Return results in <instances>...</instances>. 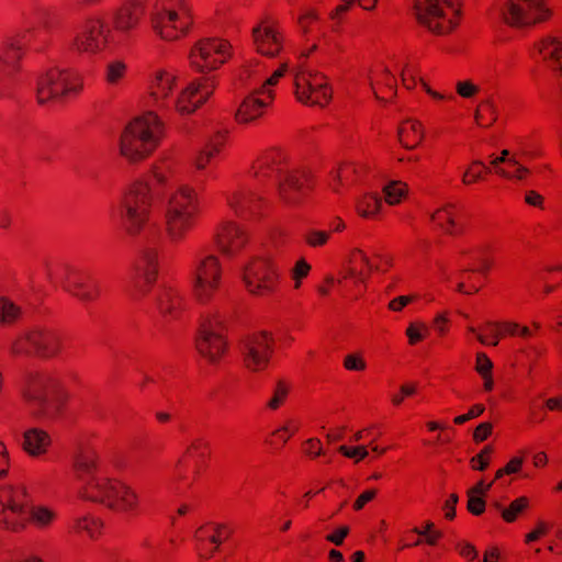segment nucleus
Here are the masks:
<instances>
[{
    "instance_id": "obj_1",
    "label": "nucleus",
    "mask_w": 562,
    "mask_h": 562,
    "mask_svg": "<svg viewBox=\"0 0 562 562\" xmlns=\"http://www.w3.org/2000/svg\"><path fill=\"white\" fill-rule=\"evenodd\" d=\"M161 189L165 190V218L170 238L179 240L192 225L199 210L195 190L186 184L171 189L166 172L156 170L149 180L135 182L121 200L117 213L128 234L135 235L149 226L150 201L161 194Z\"/></svg>"
},
{
    "instance_id": "obj_2",
    "label": "nucleus",
    "mask_w": 562,
    "mask_h": 562,
    "mask_svg": "<svg viewBox=\"0 0 562 562\" xmlns=\"http://www.w3.org/2000/svg\"><path fill=\"white\" fill-rule=\"evenodd\" d=\"M74 471L81 484V496L101 503L116 512H133L137 494L126 484L101 476L99 457L94 450H83L74 460Z\"/></svg>"
},
{
    "instance_id": "obj_3",
    "label": "nucleus",
    "mask_w": 562,
    "mask_h": 562,
    "mask_svg": "<svg viewBox=\"0 0 562 562\" xmlns=\"http://www.w3.org/2000/svg\"><path fill=\"white\" fill-rule=\"evenodd\" d=\"M56 513L45 506L33 505L23 485H3L0 487V525L11 531L25 528L31 521L37 528L52 525Z\"/></svg>"
},
{
    "instance_id": "obj_4",
    "label": "nucleus",
    "mask_w": 562,
    "mask_h": 562,
    "mask_svg": "<svg viewBox=\"0 0 562 562\" xmlns=\"http://www.w3.org/2000/svg\"><path fill=\"white\" fill-rule=\"evenodd\" d=\"M177 77L161 72L156 80L153 97L159 110H177L181 114L194 112L213 93L214 83L210 79L193 81L178 88Z\"/></svg>"
},
{
    "instance_id": "obj_5",
    "label": "nucleus",
    "mask_w": 562,
    "mask_h": 562,
    "mask_svg": "<svg viewBox=\"0 0 562 562\" xmlns=\"http://www.w3.org/2000/svg\"><path fill=\"white\" fill-rule=\"evenodd\" d=\"M162 135V121L148 111L126 125L120 137V153L132 162L139 161L153 153Z\"/></svg>"
},
{
    "instance_id": "obj_6",
    "label": "nucleus",
    "mask_w": 562,
    "mask_h": 562,
    "mask_svg": "<svg viewBox=\"0 0 562 562\" xmlns=\"http://www.w3.org/2000/svg\"><path fill=\"white\" fill-rule=\"evenodd\" d=\"M24 396L32 414L42 418H54L59 413L65 401L60 381L52 372L30 374Z\"/></svg>"
},
{
    "instance_id": "obj_7",
    "label": "nucleus",
    "mask_w": 562,
    "mask_h": 562,
    "mask_svg": "<svg viewBox=\"0 0 562 562\" xmlns=\"http://www.w3.org/2000/svg\"><path fill=\"white\" fill-rule=\"evenodd\" d=\"M156 33L166 41H175L187 34L191 25L188 5L183 0H156L149 9Z\"/></svg>"
},
{
    "instance_id": "obj_8",
    "label": "nucleus",
    "mask_w": 562,
    "mask_h": 562,
    "mask_svg": "<svg viewBox=\"0 0 562 562\" xmlns=\"http://www.w3.org/2000/svg\"><path fill=\"white\" fill-rule=\"evenodd\" d=\"M281 157L279 154H269L262 157L254 167V176L258 179L271 178L276 176L278 189L281 199L286 204H296L304 193V184L306 182V173L299 171H289L282 178V169L280 168Z\"/></svg>"
},
{
    "instance_id": "obj_9",
    "label": "nucleus",
    "mask_w": 562,
    "mask_h": 562,
    "mask_svg": "<svg viewBox=\"0 0 562 562\" xmlns=\"http://www.w3.org/2000/svg\"><path fill=\"white\" fill-rule=\"evenodd\" d=\"M413 10L418 23L436 34L450 32L459 14L453 0H416Z\"/></svg>"
},
{
    "instance_id": "obj_10",
    "label": "nucleus",
    "mask_w": 562,
    "mask_h": 562,
    "mask_svg": "<svg viewBox=\"0 0 562 562\" xmlns=\"http://www.w3.org/2000/svg\"><path fill=\"white\" fill-rule=\"evenodd\" d=\"M279 269L271 257H258L243 267V280L247 290L265 296L272 293L279 281Z\"/></svg>"
},
{
    "instance_id": "obj_11",
    "label": "nucleus",
    "mask_w": 562,
    "mask_h": 562,
    "mask_svg": "<svg viewBox=\"0 0 562 562\" xmlns=\"http://www.w3.org/2000/svg\"><path fill=\"white\" fill-rule=\"evenodd\" d=\"M12 348L19 355L52 357L58 351L59 337L47 328H33L20 336L13 342Z\"/></svg>"
},
{
    "instance_id": "obj_12",
    "label": "nucleus",
    "mask_w": 562,
    "mask_h": 562,
    "mask_svg": "<svg viewBox=\"0 0 562 562\" xmlns=\"http://www.w3.org/2000/svg\"><path fill=\"white\" fill-rule=\"evenodd\" d=\"M501 14L507 24L520 27L544 20L550 11L541 0H509Z\"/></svg>"
},
{
    "instance_id": "obj_13",
    "label": "nucleus",
    "mask_w": 562,
    "mask_h": 562,
    "mask_svg": "<svg viewBox=\"0 0 562 562\" xmlns=\"http://www.w3.org/2000/svg\"><path fill=\"white\" fill-rule=\"evenodd\" d=\"M221 269L218 260L213 255H207L198 260L194 270L193 289L199 302L204 303L211 300L218 289Z\"/></svg>"
},
{
    "instance_id": "obj_14",
    "label": "nucleus",
    "mask_w": 562,
    "mask_h": 562,
    "mask_svg": "<svg viewBox=\"0 0 562 562\" xmlns=\"http://www.w3.org/2000/svg\"><path fill=\"white\" fill-rule=\"evenodd\" d=\"M295 94L299 101L303 103L324 105L331 93L327 88V81L324 75L312 70H302L295 76Z\"/></svg>"
},
{
    "instance_id": "obj_15",
    "label": "nucleus",
    "mask_w": 562,
    "mask_h": 562,
    "mask_svg": "<svg viewBox=\"0 0 562 562\" xmlns=\"http://www.w3.org/2000/svg\"><path fill=\"white\" fill-rule=\"evenodd\" d=\"M227 42L205 38L196 43L189 58L193 67L200 70L215 69L228 58Z\"/></svg>"
},
{
    "instance_id": "obj_16",
    "label": "nucleus",
    "mask_w": 562,
    "mask_h": 562,
    "mask_svg": "<svg viewBox=\"0 0 562 562\" xmlns=\"http://www.w3.org/2000/svg\"><path fill=\"white\" fill-rule=\"evenodd\" d=\"M109 33L110 30L101 19L90 18L76 34L74 47L80 53L97 54L105 47Z\"/></svg>"
},
{
    "instance_id": "obj_17",
    "label": "nucleus",
    "mask_w": 562,
    "mask_h": 562,
    "mask_svg": "<svg viewBox=\"0 0 562 562\" xmlns=\"http://www.w3.org/2000/svg\"><path fill=\"white\" fill-rule=\"evenodd\" d=\"M77 89L71 82L70 75L58 68L47 70L36 80V97L41 104Z\"/></svg>"
},
{
    "instance_id": "obj_18",
    "label": "nucleus",
    "mask_w": 562,
    "mask_h": 562,
    "mask_svg": "<svg viewBox=\"0 0 562 562\" xmlns=\"http://www.w3.org/2000/svg\"><path fill=\"white\" fill-rule=\"evenodd\" d=\"M220 324L221 321L215 317H205L201 323L200 336L196 339L198 351L211 363H216L226 348L222 335L216 329Z\"/></svg>"
},
{
    "instance_id": "obj_19",
    "label": "nucleus",
    "mask_w": 562,
    "mask_h": 562,
    "mask_svg": "<svg viewBox=\"0 0 562 562\" xmlns=\"http://www.w3.org/2000/svg\"><path fill=\"white\" fill-rule=\"evenodd\" d=\"M58 279L65 291L85 303L93 301L100 294V285L81 270L65 267Z\"/></svg>"
},
{
    "instance_id": "obj_20",
    "label": "nucleus",
    "mask_w": 562,
    "mask_h": 562,
    "mask_svg": "<svg viewBox=\"0 0 562 562\" xmlns=\"http://www.w3.org/2000/svg\"><path fill=\"white\" fill-rule=\"evenodd\" d=\"M240 351L244 363L249 370H262L269 362L271 339L267 333L248 335L240 342Z\"/></svg>"
},
{
    "instance_id": "obj_21",
    "label": "nucleus",
    "mask_w": 562,
    "mask_h": 562,
    "mask_svg": "<svg viewBox=\"0 0 562 562\" xmlns=\"http://www.w3.org/2000/svg\"><path fill=\"white\" fill-rule=\"evenodd\" d=\"M157 276V250L151 246H147L140 254L136 263L135 276L132 280V297L146 292V285L154 283Z\"/></svg>"
},
{
    "instance_id": "obj_22",
    "label": "nucleus",
    "mask_w": 562,
    "mask_h": 562,
    "mask_svg": "<svg viewBox=\"0 0 562 562\" xmlns=\"http://www.w3.org/2000/svg\"><path fill=\"white\" fill-rule=\"evenodd\" d=\"M216 241L224 255L233 257L246 245L247 236L233 222H225L216 233Z\"/></svg>"
},
{
    "instance_id": "obj_23",
    "label": "nucleus",
    "mask_w": 562,
    "mask_h": 562,
    "mask_svg": "<svg viewBox=\"0 0 562 562\" xmlns=\"http://www.w3.org/2000/svg\"><path fill=\"white\" fill-rule=\"evenodd\" d=\"M263 92L259 89H255L248 95H246L240 103L236 119L240 123H249L257 117L261 116L263 109L268 105L267 101L260 98Z\"/></svg>"
},
{
    "instance_id": "obj_24",
    "label": "nucleus",
    "mask_w": 562,
    "mask_h": 562,
    "mask_svg": "<svg viewBox=\"0 0 562 562\" xmlns=\"http://www.w3.org/2000/svg\"><path fill=\"white\" fill-rule=\"evenodd\" d=\"M537 48L547 66L562 76V41L548 36L537 45Z\"/></svg>"
},
{
    "instance_id": "obj_25",
    "label": "nucleus",
    "mask_w": 562,
    "mask_h": 562,
    "mask_svg": "<svg viewBox=\"0 0 562 562\" xmlns=\"http://www.w3.org/2000/svg\"><path fill=\"white\" fill-rule=\"evenodd\" d=\"M144 13L143 4L139 0H131L117 9L113 16L114 26L117 31L127 32L133 29Z\"/></svg>"
},
{
    "instance_id": "obj_26",
    "label": "nucleus",
    "mask_w": 562,
    "mask_h": 562,
    "mask_svg": "<svg viewBox=\"0 0 562 562\" xmlns=\"http://www.w3.org/2000/svg\"><path fill=\"white\" fill-rule=\"evenodd\" d=\"M252 37L257 50L262 55L273 57L281 49L280 37L271 26H256Z\"/></svg>"
},
{
    "instance_id": "obj_27",
    "label": "nucleus",
    "mask_w": 562,
    "mask_h": 562,
    "mask_svg": "<svg viewBox=\"0 0 562 562\" xmlns=\"http://www.w3.org/2000/svg\"><path fill=\"white\" fill-rule=\"evenodd\" d=\"M49 445L50 438L44 430L32 428L24 432L23 448L33 457L44 453Z\"/></svg>"
},
{
    "instance_id": "obj_28",
    "label": "nucleus",
    "mask_w": 562,
    "mask_h": 562,
    "mask_svg": "<svg viewBox=\"0 0 562 562\" xmlns=\"http://www.w3.org/2000/svg\"><path fill=\"white\" fill-rule=\"evenodd\" d=\"M156 304L158 310L164 316L176 317L179 306H180V297L178 293L168 286H164L156 294Z\"/></svg>"
},
{
    "instance_id": "obj_29",
    "label": "nucleus",
    "mask_w": 562,
    "mask_h": 562,
    "mask_svg": "<svg viewBox=\"0 0 562 562\" xmlns=\"http://www.w3.org/2000/svg\"><path fill=\"white\" fill-rule=\"evenodd\" d=\"M400 143L407 149L415 148L423 139L422 126L416 121L404 122L397 131Z\"/></svg>"
},
{
    "instance_id": "obj_30",
    "label": "nucleus",
    "mask_w": 562,
    "mask_h": 562,
    "mask_svg": "<svg viewBox=\"0 0 562 562\" xmlns=\"http://www.w3.org/2000/svg\"><path fill=\"white\" fill-rule=\"evenodd\" d=\"M228 206L239 215H244L247 211L252 212V204L257 201L254 193L245 191H234L226 194Z\"/></svg>"
},
{
    "instance_id": "obj_31",
    "label": "nucleus",
    "mask_w": 562,
    "mask_h": 562,
    "mask_svg": "<svg viewBox=\"0 0 562 562\" xmlns=\"http://www.w3.org/2000/svg\"><path fill=\"white\" fill-rule=\"evenodd\" d=\"M453 205L446 204L442 207L438 209L435 213L431 214L430 218L434 221L439 228H441L447 234L453 235L460 232L457 222L453 216Z\"/></svg>"
},
{
    "instance_id": "obj_32",
    "label": "nucleus",
    "mask_w": 562,
    "mask_h": 562,
    "mask_svg": "<svg viewBox=\"0 0 562 562\" xmlns=\"http://www.w3.org/2000/svg\"><path fill=\"white\" fill-rule=\"evenodd\" d=\"M222 143L223 135L221 133H217L207 140L204 148L200 151L194 160V165L199 170L205 168L210 159L220 150Z\"/></svg>"
},
{
    "instance_id": "obj_33",
    "label": "nucleus",
    "mask_w": 562,
    "mask_h": 562,
    "mask_svg": "<svg viewBox=\"0 0 562 562\" xmlns=\"http://www.w3.org/2000/svg\"><path fill=\"white\" fill-rule=\"evenodd\" d=\"M382 205L381 198L375 193L366 194L357 203L358 213L363 217H369L379 212Z\"/></svg>"
},
{
    "instance_id": "obj_34",
    "label": "nucleus",
    "mask_w": 562,
    "mask_h": 562,
    "mask_svg": "<svg viewBox=\"0 0 562 562\" xmlns=\"http://www.w3.org/2000/svg\"><path fill=\"white\" fill-rule=\"evenodd\" d=\"M386 203L394 205L401 202L406 194V184L401 181H391L383 188Z\"/></svg>"
},
{
    "instance_id": "obj_35",
    "label": "nucleus",
    "mask_w": 562,
    "mask_h": 562,
    "mask_svg": "<svg viewBox=\"0 0 562 562\" xmlns=\"http://www.w3.org/2000/svg\"><path fill=\"white\" fill-rule=\"evenodd\" d=\"M126 72V66L122 60H112L106 65L105 79L110 85H117Z\"/></svg>"
},
{
    "instance_id": "obj_36",
    "label": "nucleus",
    "mask_w": 562,
    "mask_h": 562,
    "mask_svg": "<svg viewBox=\"0 0 562 562\" xmlns=\"http://www.w3.org/2000/svg\"><path fill=\"white\" fill-rule=\"evenodd\" d=\"M480 486H473L468 491V509L473 515H481L485 509V502L482 496H480L481 492Z\"/></svg>"
},
{
    "instance_id": "obj_37",
    "label": "nucleus",
    "mask_w": 562,
    "mask_h": 562,
    "mask_svg": "<svg viewBox=\"0 0 562 562\" xmlns=\"http://www.w3.org/2000/svg\"><path fill=\"white\" fill-rule=\"evenodd\" d=\"M20 314V307L16 306L13 302L3 297L0 299V322L12 323L19 317Z\"/></svg>"
},
{
    "instance_id": "obj_38",
    "label": "nucleus",
    "mask_w": 562,
    "mask_h": 562,
    "mask_svg": "<svg viewBox=\"0 0 562 562\" xmlns=\"http://www.w3.org/2000/svg\"><path fill=\"white\" fill-rule=\"evenodd\" d=\"M75 527L79 531H86L91 538H93L102 527V522L93 517L85 516L76 520Z\"/></svg>"
},
{
    "instance_id": "obj_39",
    "label": "nucleus",
    "mask_w": 562,
    "mask_h": 562,
    "mask_svg": "<svg viewBox=\"0 0 562 562\" xmlns=\"http://www.w3.org/2000/svg\"><path fill=\"white\" fill-rule=\"evenodd\" d=\"M528 506L527 497H519L515 499L508 508L502 509V517L505 521L512 522L516 519V516L521 513Z\"/></svg>"
},
{
    "instance_id": "obj_40",
    "label": "nucleus",
    "mask_w": 562,
    "mask_h": 562,
    "mask_svg": "<svg viewBox=\"0 0 562 562\" xmlns=\"http://www.w3.org/2000/svg\"><path fill=\"white\" fill-rule=\"evenodd\" d=\"M289 393V386L283 381H278L273 390L272 397L268 401L267 406L270 409H277L283 403Z\"/></svg>"
},
{
    "instance_id": "obj_41",
    "label": "nucleus",
    "mask_w": 562,
    "mask_h": 562,
    "mask_svg": "<svg viewBox=\"0 0 562 562\" xmlns=\"http://www.w3.org/2000/svg\"><path fill=\"white\" fill-rule=\"evenodd\" d=\"M456 90L460 97L471 99L480 91V87L470 80H461L457 82Z\"/></svg>"
},
{
    "instance_id": "obj_42",
    "label": "nucleus",
    "mask_w": 562,
    "mask_h": 562,
    "mask_svg": "<svg viewBox=\"0 0 562 562\" xmlns=\"http://www.w3.org/2000/svg\"><path fill=\"white\" fill-rule=\"evenodd\" d=\"M338 451L342 453L347 458L356 459V461H360L368 456V450L364 446H358L353 448H349L347 446H340Z\"/></svg>"
},
{
    "instance_id": "obj_43",
    "label": "nucleus",
    "mask_w": 562,
    "mask_h": 562,
    "mask_svg": "<svg viewBox=\"0 0 562 562\" xmlns=\"http://www.w3.org/2000/svg\"><path fill=\"white\" fill-rule=\"evenodd\" d=\"M329 234L324 231H310L305 235L307 244L312 247L324 245L328 240Z\"/></svg>"
},
{
    "instance_id": "obj_44",
    "label": "nucleus",
    "mask_w": 562,
    "mask_h": 562,
    "mask_svg": "<svg viewBox=\"0 0 562 562\" xmlns=\"http://www.w3.org/2000/svg\"><path fill=\"white\" fill-rule=\"evenodd\" d=\"M493 362L484 352L476 355L475 370L480 375L492 373Z\"/></svg>"
},
{
    "instance_id": "obj_45",
    "label": "nucleus",
    "mask_w": 562,
    "mask_h": 562,
    "mask_svg": "<svg viewBox=\"0 0 562 562\" xmlns=\"http://www.w3.org/2000/svg\"><path fill=\"white\" fill-rule=\"evenodd\" d=\"M422 330L428 331V327L425 324L414 323H412L407 327L406 335L408 337L409 344L414 345L424 338V335H422Z\"/></svg>"
},
{
    "instance_id": "obj_46",
    "label": "nucleus",
    "mask_w": 562,
    "mask_h": 562,
    "mask_svg": "<svg viewBox=\"0 0 562 562\" xmlns=\"http://www.w3.org/2000/svg\"><path fill=\"white\" fill-rule=\"evenodd\" d=\"M491 452H492V447L486 446L482 449V451L479 454L473 457L471 459V464H472L473 469L479 470V471L485 470L488 465L487 460H485V456L490 454Z\"/></svg>"
},
{
    "instance_id": "obj_47",
    "label": "nucleus",
    "mask_w": 562,
    "mask_h": 562,
    "mask_svg": "<svg viewBox=\"0 0 562 562\" xmlns=\"http://www.w3.org/2000/svg\"><path fill=\"white\" fill-rule=\"evenodd\" d=\"M311 270V266L305 260H300L296 262L295 267L292 269V277L296 281L295 286L300 285V279L307 276Z\"/></svg>"
},
{
    "instance_id": "obj_48",
    "label": "nucleus",
    "mask_w": 562,
    "mask_h": 562,
    "mask_svg": "<svg viewBox=\"0 0 562 562\" xmlns=\"http://www.w3.org/2000/svg\"><path fill=\"white\" fill-rule=\"evenodd\" d=\"M285 70H286V66L283 65L282 67H280L278 70H276L272 76L270 78H268L263 86L259 89L261 90L263 93H266V87L267 86H273L278 82V80L285 74ZM268 93V97L271 99L272 98V93L270 91H267Z\"/></svg>"
},
{
    "instance_id": "obj_49",
    "label": "nucleus",
    "mask_w": 562,
    "mask_h": 562,
    "mask_svg": "<svg viewBox=\"0 0 562 562\" xmlns=\"http://www.w3.org/2000/svg\"><path fill=\"white\" fill-rule=\"evenodd\" d=\"M492 432V424L490 423H482L480 424L473 434V438L476 442H481L485 440Z\"/></svg>"
},
{
    "instance_id": "obj_50",
    "label": "nucleus",
    "mask_w": 562,
    "mask_h": 562,
    "mask_svg": "<svg viewBox=\"0 0 562 562\" xmlns=\"http://www.w3.org/2000/svg\"><path fill=\"white\" fill-rule=\"evenodd\" d=\"M344 364L347 370L353 371L363 370L366 368L364 361L353 355L347 356L345 358Z\"/></svg>"
},
{
    "instance_id": "obj_51",
    "label": "nucleus",
    "mask_w": 562,
    "mask_h": 562,
    "mask_svg": "<svg viewBox=\"0 0 562 562\" xmlns=\"http://www.w3.org/2000/svg\"><path fill=\"white\" fill-rule=\"evenodd\" d=\"M460 554L468 560H475L477 558V551L475 548L468 542L458 544Z\"/></svg>"
},
{
    "instance_id": "obj_52",
    "label": "nucleus",
    "mask_w": 562,
    "mask_h": 562,
    "mask_svg": "<svg viewBox=\"0 0 562 562\" xmlns=\"http://www.w3.org/2000/svg\"><path fill=\"white\" fill-rule=\"evenodd\" d=\"M349 528L344 526L337 529L335 533L328 535L326 539L336 546H341L345 537L348 535Z\"/></svg>"
},
{
    "instance_id": "obj_53",
    "label": "nucleus",
    "mask_w": 562,
    "mask_h": 562,
    "mask_svg": "<svg viewBox=\"0 0 562 562\" xmlns=\"http://www.w3.org/2000/svg\"><path fill=\"white\" fill-rule=\"evenodd\" d=\"M414 299H415V296H406V295L398 296L390 302L389 308L392 311H401L404 306H406Z\"/></svg>"
},
{
    "instance_id": "obj_54",
    "label": "nucleus",
    "mask_w": 562,
    "mask_h": 562,
    "mask_svg": "<svg viewBox=\"0 0 562 562\" xmlns=\"http://www.w3.org/2000/svg\"><path fill=\"white\" fill-rule=\"evenodd\" d=\"M487 326L492 328L491 335L493 337V340L491 342H488L487 339L483 335H477V339L481 344L496 346L498 344V337H499V333L497 331V327L499 325L488 322Z\"/></svg>"
},
{
    "instance_id": "obj_55",
    "label": "nucleus",
    "mask_w": 562,
    "mask_h": 562,
    "mask_svg": "<svg viewBox=\"0 0 562 562\" xmlns=\"http://www.w3.org/2000/svg\"><path fill=\"white\" fill-rule=\"evenodd\" d=\"M375 496V491L374 490H369V491H366L364 493H362L355 502L353 504V508L356 510H360L368 502H370L371 499H373Z\"/></svg>"
},
{
    "instance_id": "obj_56",
    "label": "nucleus",
    "mask_w": 562,
    "mask_h": 562,
    "mask_svg": "<svg viewBox=\"0 0 562 562\" xmlns=\"http://www.w3.org/2000/svg\"><path fill=\"white\" fill-rule=\"evenodd\" d=\"M459 501V497L457 494H451L450 497L447 499L445 504L446 509V517L448 519H452L456 516V505Z\"/></svg>"
},
{
    "instance_id": "obj_57",
    "label": "nucleus",
    "mask_w": 562,
    "mask_h": 562,
    "mask_svg": "<svg viewBox=\"0 0 562 562\" xmlns=\"http://www.w3.org/2000/svg\"><path fill=\"white\" fill-rule=\"evenodd\" d=\"M547 531H548V526L544 522L540 521L538 524V527L536 530L526 535V542L529 543V542L538 540Z\"/></svg>"
},
{
    "instance_id": "obj_58",
    "label": "nucleus",
    "mask_w": 562,
    "mask_h": 562,
    "mask_svg": "<svg viewBox=\"0 0 562 562\" xmlns=\"http://www.w3.org/2000/svg\"><path fill=\"white\" fill-rule=\"evenodd\" d=\"M357 260H360L362 263H364L369 270H378L379 269L376 266H373L370 262L367 255L360 249H356L352 254V261H357Z\"/></svg>"
},
{
    "instance_id": "obj_59",
    "label": "nucleus",
    "mask_w": 562,
    "mask_h": 562,
    "mask_svg": "<svg viewBox=\"0 0 562 562\" xmlns=\"http://www.w3.org/2000/svg\"><path fill=\"white\" fill-rule=\"evenodd\" d=\"M482 178V171L480 170H473L472 168L465 170L462 177V181L465 184H470L474 181H477Z\"/></svg>"
},
{
    "instance_id": "obj_60",
    "label": "nucleus",
    "mask_w": 562,
    "mask_h": 562,
    "mask_svg": "<svg viewBox=\"0 0 562 562\" xmlns=\"http://www.w3.org/2000/svg\"><path fill=\"white\" fill-rule=\"evenodd\" d=\"M525 201L529 205L542 207L543 198L536 191H529L525 196Z\"/></svg>"
},
{
    "instance_id": "obj_61",
    "label": "nucleus",
    "mask_w": 562,
    "mask_h": 562,
    "mask_svg": "<svg viewBox=\"0 0 562 562\" xmlns=\"http://www.w3.org/2000/svg\"><path fill=\"white\" fill-rule=\"evenodd\" d=\"M501 157H502L503 159H505V161H506L508 165H510V166H513V167H518V170H519V171H527V168H526V167H524V166H521V165H520V162L517 160V158H516L515 156L509 157V150H507V149L502 150V153H501Z\"/></svg>"
},
{
    "instance_id": "obj_62",
    "label": "nucleus",
    "mask_w": 562,
    "mask_h": 562,
    "mask_svg": "<svg viewBox=\"0 0 562 562\" xmlns=\"http://www.w3.org/2000/svg\"><path fill=\"white\" fill-rule=\"evenodd\" d=\"M522 464V459L520 458H514L512 459L506 467L504 468V471L506 474L516 473Z\"/></svg>"
},
{
    "instance_id": "obj_63",
    "label": "nucleus",
    "mask_w": 562,
    "mask_h": 562,
    "mask_svg": "<svg viewBox=\"0 0 562 562\" xmlns=\"http://www.w3.org/2000/svg\"><path fill=\"white\" fill-rule=\"evenodd\" d=\"M306 452L310 454L319 456L322 453L321 442L316 439H308L306 441Z\"/></svg>"
},
{
    "instance_id": "obj_64",
    "label": "nucleus",
    "mask_w": 562,
    "mask_h": 562,
    "mask_svg": "<svg viewBox=\"0 0 562 562\" xmlns=\"http://www.w3.org/2000/svg\"><path fill=\"white\" fill-rule=\"evenodd\" d=\"M546 406L551 411H562V396L547 400Z\"/></svg>"
}]
</instances>
